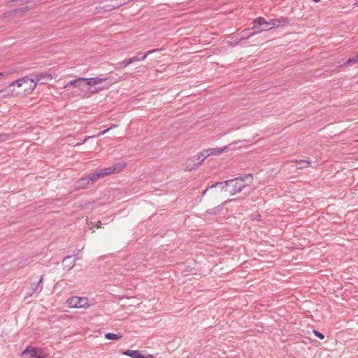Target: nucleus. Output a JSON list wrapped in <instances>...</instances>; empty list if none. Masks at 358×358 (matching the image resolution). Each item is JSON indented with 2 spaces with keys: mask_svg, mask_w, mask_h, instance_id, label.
<instances>
[{
  "mask_svg": "<svg viewBox=\"0 0 358 358\" xmlns=\"http://www.w3.org/2000/svg\"><path fill=\"white\" fill-rule=\"evenodd\" d=\"M289 23V20L285 17H280L279 18L271 19L269 21H266L263 17H259L254 20L253 24L255 25L264 26L258 31H255L252 35L257 33H260L265 31H268L274 28H278L283 27Z\"/></svg>",
  "mask_w": 358,
  "mask_h": 358,
  "instance_id": "1",
  "label": "nucleus"
},
{
  "mask_svg": "<svg viewBox=\"0 0 358 358\" xmlns=\"http://www.w3.org/2000/svg\"><path fill=\"white\" fill-rule=\"evenodd\" d=\"M252 180V174H245L243 176L238 177L234 179L228 180L230 182L229 193L231 195H234L241 192L242 189L247 185L246 181L251 182Z\"/></svg>",
  "mask_w": 358,
  "mask_h": 358,
  "instance_id": "2",
  "label": "nucleus"
},
{
  "mask_svg": "<svg viewBox=\"0 0 358 358\" xmlns=\"http://www.w3.org/2000/svg\"><path fill=\"white\" fill-rule=\"evenodd\" d=\"M66 303L69 308L87 309L92 306L89 299L84 296H71L67 299Z\"/></svg>",
  "mask_w": 358,
  "mask_h": 358,
  "instance_id": "3",
  "label": "nucleus"
},
{
  "mask_svg": "<svg viewBox=\"0 0 358 358\" xmlns=\"http://www.w3.org/2000/svg\"><path fill=\"white\" fill-rule=\"evenodd\" d=\"M21 356L28 358H45L48 353L43 349L29 345L22 352Z\"/></svg>",
  "mask_w": 358,
  "mask_h": 358,
  "instance_id": "4",
  "label": "nucleus"
},
{
  "mask_svg": "<svg viewBox=\"0 0 358 358\" xmlns=\"http://www.w3.org/2000/svg\"><path fill=\"white\" fill-rule=\"evenodd\" d=\"M25 84L29 85V88L25 87L23 90L24 92H25V93H27V94L30 93L36 87V83H34V80H31V79L29 78L28 77H24L19 80L12 82L9 85L8 87H14V86H17V87H21Z\"/></svg>",
  "mask_w": 358,
  "mask_h": 358,
  "instance_id": "5",
  "label": "nucleus"
},
{
  "mask_svg": "<svg viewBox=\"0 0 358 358\" xmlns=\"http://www.w3.org/2000/svg\"><path fill=\"white\" fill-rule=\"evenodd\" d=\"M124 164H116L113 166L101 169L99 172L101 178L108 175L119 173L124 168Z\"/></svg>",
  "mask_w": 358,
  "mask_h": 358,
  "instance_id": "6",
  "label": "nucleus"
},
{
  "mask_svg": "<svg viewBox=\"0 0 358 358\" xmlns=\"http://www.w3.org/2000/svg\"><path fill=\"white\" fill-rule=\"evenodd\" d=\"M205 159L206 158L204 157V156L201 154V152H199L196 156H194L189 159V161L194 162V164L193 166H191L190 165H187V170L192 171L194 169H196L199 165H201L203 163Z\"/></svg>",
  "mask_w": 358,
  "mask_h": 358,
  "instance_id": "7",
  "label": "nucleus"
},
{
  "mask_svg": "<svg viewBox=\"0 0 358 358\" xmlns=\"http://www.w3.org/2000/svg\"><path fill=\"white\" fill-rule=\"evenodd\" d=\"M123 355L129 356L133 358H152V355L148 354L147 356L143 355L138 350H127L122 352Z\"/></svg>",
  "mask_w": 358,
  "mask_h": 358,
  "instance_id": "8",
  "label": "nucleus"
},
{
  "mask_svg": "<svg viewBox=\"0 0 358 358\" xmlns=\"http://www.w3.org/2000/svg\"><path fill=\"white\" fill-rule=\"evenodd\" d=\"M76 260V258L73 256L66 257L62 262L64 268L68 271L71 269L74 266Z\"/></svg>",
  "mask_w": 358,
  "mask_h": 358,
  "instance_id": "9",
  "label": "nucleus"
},
{
  "mask_svg": "<svg viewBox=\"0 0 358 358\" xmlns=\"http://www.w3.org/2000/svg\"><path fill=\"white\" fill-rule=\"evenodd\" d=\"M52 78V76L50 74L48 73H41L38 75H36L34 78H31V80H34V83H36V85L38 83L41 82V83H44L45 81L50 80Z\"/></svg>",
  "mask_w": 358,
  "mask_h": 358,
  "instance_id": "10",
  "label": "nucleus"
},
{
  "mask_svg": "<svg viewBox=\"0 0 358 358\" xmlns=\"http://www.w3.org/2000/svg\"><path fill=\"white\" fill-rule=\"evenodd\" d=\"M107 78H100L99 77L85 78L84 81L87 82V85L92 87L94 85H99L105 81H106Z\"/></svg>",
  "mask_w": 358,
  "mask_h": 358,
  "instance_id": "11",
  "label": "nucleus"
},
{
  "mask_svg": "<svg viewBox=\"0 0 358 358\" xmlns=\"http://www.w3.org/2000/svg\"><path fill=\"white\" fill-rule=\"evenodd\" d=\"M220 185L221 186V191L229 192V188L230 187V182H228V180L215 182L210 186V188L216 187Z\"/></svg>",
  "mask_w": 358,
  "mask_h": 358,
  "instance_id": "12",
  "label": "nucleus"
},
{
  "mask_svg": "<svg viewBox=\"0 0 358 358\" xmlns=\"http://www.w3.org/2000/svg\"><path fill=\"white\" fill-rule=\"evenodd\" d=\"M294 162L295 163L296 167L297 169H301L303 167H308L311 164L310 161L302 160V159H300V160L296 159L294 161Z\"/></svg>",
  "mask_w": 358,
  "mask_h": 358,
  "instance_id": "13",
  "label": "nucleus"
},
{
  "mask_svg": "<svg viewBox=\"0 0 358 358\" xmlns=\"http://www.w3.org/2000/svg\"><path fill=\"white\" fill-rule=\"evenodd\" d=\"M90 185H92L90 184V182H89V180L87 178V177L80 178L77 183V187L78 188L83 189L88 187Z\"/></svg>",
  "mask_w": 358,
  "mask_h": 358,
  "instance_id": "14",
  "label": "nucleus"
},
{
  "mask_svg": "<svg viewBox=\"0 0 358 358\" xmlns=\"http://www.w3.org/2000/svg\"><path fill=\"white\" fill-rule=\"evenodd\" d=\"M112 3L108 5V6L112 7L113 8H118L124 4L127 3L130 1L126 0H109Z\"/></svg>",
  "mask_w": 358,
  "mask_h": 358,
  "instance_id": "15",
  "label": "nucleus"
},
{
  "mask_svg": "<svg viewBox=\"0 0 358 358\" xmlns=\"http://www.w3.org/2000/svg\"><path fill=\"white\" fill-rule=\"evenodd\" d=\"M105 338L108 340L115 341L122 338V334L120 333L113 334V333H106L105 334Z\"/></svg>",
  "mask_w": 358,
  "mask_h": 358,
  "instance_id": "16",
  "label": "nucleus"
},
{
  "mask_svg": "<svg viewBox=\"0 0 358 358\" xmlns=\"http://www.w3.org/2000/svg\"><path fill=\"white\" fill-rule=\"evenodd\" d=\"M358 63V55L349 58L343 65H341V67H343L348 65H352L353 64Z\"/></svg>",
  "mask_w": 358,
  "mask_h": 358,
  "instance_id": "17",
  "label": "nucleus"
},
{
  "mask_svg": "<svg viewBox=\"0 0 358 358\" xmlns=\"http://www.w3.org/2000/svg\"><path fill=\"white\" fill-rule=\"evenodd\" d=\"M101 178L100 176L99 172L93 173L90 174L87 178L89 180V182H90L91 185H92L93 182L96 180L98 178Z\"/></svg>",
  "mask_w": 358,
  "mask_h": 358,
  "instance_id": "18",
  "label": "nucleus"
},
{
  "mask_svg": "<svg viewBox=\"0 0 358 358\" xmlns=\"http://www.w3.org/2000/svg\"><path fill=\"white\" fill-rule=\"evenodd\" d=\"M84 80H85V78H79L78 79L71 80L65 85L64 87H68L69 86H74L76 84L82 83L84 81Z\"/></svg>",
  "mask_w": 358,
  "mask_h": 358,
  "instance_id": "19",
  "label": "nucleus"
},
{
  "mask_svg": "<svg viewBox=\"0 0 358 358\" xmlns=\"http://www.w3.org/2000/svg\"><path fill=\"white\" fill-rule=\"evenodd\" d=\"M141 55V53H138V55L130 58L131 60V63H134L135 62L143 61L148 57V54H144L143 55Z\"/></svg>",
  "mask_w": 358,
  "mask_h": 358,
  "instance_id": "20",
  "label": "nucleus"
},
{
  "mask_svg": "<svg viewBox=\"0 0 358 358\" xmlns=\"http://www.w3.org/2000/svg\"><path fill=\"white\" fill-rule=\"evenodd\" d=\"M42 282H43V276L41 277V278L38 280V281L36 283L32 285L31 292L30 294H34L35 292H36L38 289L40 285L42 283Z\"/></svg>",
  "mask_w": 358,
  "mask_h": 358,
  "instance_id": "21",
  "label": "nucleus"
},
{
  "mask_svg": "<svg viewBox=\"0 0 358 358\" xmlns=\"http://www.w3.org/2000/svg\"><path fill=\"white\" fill-rule=\"evenodd\" d=\"M130 64H132V63H131V59L129 58V59H124V60L122 61L120 63V65L121 67L125 68L126 66H127Z\"/></svg>",
  "mask_w": 358,
  "mask_h": 358,
  "instance_id": "22",
  "label": "nucleus"
},
{
  "mask_svg": "<svg viewBox=\"0 0 358 358\" xmlns=\"http://www.w3.org/2000/svg\"><path fill=\"white\" fill-rule=\"evenodd\" d=\"M201 154L204 156V157L207 158L208 157L213 155V152L210 148H208L203 150Z\"/></svg>",
  "mask_w": 358,
  "mask_h": 358,
  "instance_id": "23",
  "label": "nucleus"
},
{
  "mask_svg": "<svg viewBox=\"0 0 358 358\" xmlns=\"http://www.w3.org/2000/svg\"><path fill=\"white\" fill-rule=\"evenodd\" d=\"M224 149V148H210V150L213 152V155L221 154L223 152Z\"/></svg>",
  "mask_w": 358,
  "mask_h": 358,
  "instance_id": "24",
  "label": "nucleus"
},
{
  "mask_svg": "<svg viewBox=\"0 0 358 358\" xmlns=\"http://www.w3.org/2000/svg\"><path fill=\"white\" fill-rule=\"evenodd\" d=\"M313 334H315V336L316 337L319 338L321 340L324 338V334H322V333L319 332L318 331L313 330Z\"/></svg>",
  "mask_w": 358,
  "mask_h": 358,
  "instance_id": "25",
  "label": "nucleus"
},
{
  "mask_svg": "<svg viewBox=\"0 0 358 358\" xmlns=\"http://www.w3.org/2000/svg\"><path fill=\"white\" fill-rule=\"evenodd\" d=\"M94 138V136H86L84 140L82 141V142H79L77 144L75 145V146H78V145H83L84 144L88 139L90 138Z\"/></svg>",
  "mask_w": 358,
  "mask_h": 358,
  "instance_id": "26",
  "label": "nucleus"
},
{
  "mask_svg": "<svg viewBox=\"0 0 358 358\" xmlns=\"http://www.w3.org/2000/svg\"><path fill=\"white\" fill-rule=\"evenodd\" d=\"M109 131H110V129H108H108H105V130H103V131H102L99 132L97 135H94V137L101 136H102V135L106 134V133H108Z\"/></svg>",
  "mask_w": 358,
  "mask_h": 358,
  "instance_id": "27",
  "label": "nucleus"
},
{
  "mask_svg": "<svg viewBox=\"0 0 358 358\" xmlns=\"http://www.w3.org/2000/svg\"><path fill=\"white\" fill-rule=\"evenodd\" d=\"M217 211V208H213V209H211V210H206V213H208V214H216Z\"/></svg>",
  "mask_w": 358,
  "mask_h": 358,
  "instance_id": "28",
  "label": "nucleus"
},
{
  "mask_svg": "<svg viewBox=\"0 0 358 358\" xmlns=\"http://www.w3.org/2000/svg\"><path fill=\"white\" fill-rule=\"evenodd\" d=\"M157 51V50L154 49V50H150L149 51H148L145 54H148V56L153 52H155Z\"/></svg>",
  "mask_w": 358,
  "mask_h": 358,
  "instance_id": "29",
  "label": "nucleus"
},
{
  "mask_svg": "<svg viewBox=\"0 0 358 358\" xmlns=\"http://www.w3.org/2000/svg\"><path fill=\"white\" fill-rule=\"evenodd\" d=\"M14 1H15V2H17H17H20V3H22V2H24H24H28V1H29V0H14Z\"/></svg>",
  "mask_w": 358,
  "mask_h": 358,
  "instance_id": "30",
  "label": "nucleus"
},
{
  "mask_svg": "<svg viewBox=\"0 0 358 358\" xmlns=\"http://www.w3.org/2000/svg\"><path fill=\"white\" fill-rule=\"evenodd\" d=\"M253 216H254V219H257H257L259 218L260 215L257 213V214H254Z\"/></svg>",
  "mask_w": 358,
  "mask_h": 358,
  "instance_id": "31",
  "label": "nucleus"
},
{
  "mask_svg": "<svg viewBox=\"0 0 358 358\" xmlns=\"http://www.w3.org/2000/svg\"><path fill=\"white\" fill-rule=\"evenodd\" d=\"M8 73H2V72H0V78H1V77L4 76H6V75H8Z\"/></svg>",
  "mask_w": 358,
  "mask_h": 358,
  "instance_id": "32",
  "label": "nucleus"
},
{
  "mask_svg": "<svg viewBox=\"0 0 358 358\" xmlns=\"http://www.w3.org/2000/svg\"><path fill=\"white\" fill-rule=\"evenodd\" d=\"M117 127V125L116 124H112L108 129H112L113 128H116Z\"/></svg>",
  "mask_w": 358,
  "mask_h": 358,
  "instance_id": "33",
  "label": "nucleus"
},
{
  "mask_svg": "<svg viewBox=\"0 0 358 358\" xmlns=\"http://www.w3.org/2000/svg\"><path fill=\"white\" fill-rule=\"evenodd\" d=\"M97 228H100L101 227V222L100 221L97 222Z\"/></svg>",
  "mask_w": 358,
  "mask_h": 358,
  "instance_id": "34",
  "label": "nucleus"
},
{
  "mask_svg": "<svg viewBox=\"0 0 358 358\" xmlns=\"http://www.w3.org/2000/svg\"><path fill=\"white\" fill-rule=\"evenodd\" d=\"M73 87H79V88H81V83L80 84H76V85H74Z\"/></svg>",
  "mask_w": 358,
  "mask_h": 358,
  "instance_id": "35",
  "label": "nucleus"
},
{
  "mask_svg": "<svg viewBox=\"0 0 358 358\" xmlns=\"http://www.w3.org/2000/svg\"><path fill=\"white\" fill-rule=\"evenodd\" d=\"M4 137H5V136H4V135H1V136H0V138H2V139H1L2 141L5 140V138H4Z\"/></svg>",
  "mask_w": 358,
  "mask_h": 358,
  "instance_id": "36",
  "label": "nucleus"
},
{
  "mask_svg": "<svg viewBox=\"0 0 358 358\" xmlns=\"http://www.w3.org/2000/svg\"><path fill=\"white\" fill-rule=\"evenodd\" d=\"M23 86H24V88H25V87L29 88V85H28V84H25V85H24Z\"/></svg>",
  "mask_w": 358,
  "mask_h": 358,
  "instance_id": "37",
  "label": "nucleus"
},
{
  "mask_svg": "<svg viewBox=\"0 0 358 358\" xmlns=\"http://www.w3.org/2000/svg\"><path fill=\"white\" fill-rule=\"evenodd\" d=\"M357 350H358V348H357Z\"/></svg>",
  "mask_w": 358,
  "mask_h": 358,
  "instance_id": "38",
  "label": "nucleus"
}]
</instances>
